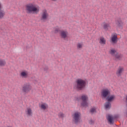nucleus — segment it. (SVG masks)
<instances>
[{
  "label": "nucleus",
  "instance_id": "obj_7",
  "mask_svg": "<svg viewBox=\"0 0 127 127\" xmlns=\"http://www.w3.org/2000/svg\"><path fill=\"white\" fill-rule=\"evenodd\" d=\"M68 35H69L68 31L62 30L60 31V36L62 39L67 40V39H68Z\"/></svg>",
  "mask_w": 127,
  "mask_h": 127
},
{
  "label": "nucleus",
  "instance_id": "obj_14",
  "mask_svg": "<svg viewBox=\"0 0 127 127\" xmlns=\"http://www.w3.org/2000/svg\"><path fill=\"white\" fill-rule=\"evenodd\" d=\"M118 35L117 34L112 35L111 37V41L112 43H113L114 44H116V43H118Z\"/></svg>",
  "mask_w": 127,
  "mask_h": 127
},
{
  "label": "nucleus",
  "instance_id": "obj_2",
  "mask_svg": "<svg viewBox=\"0 0 127 127\" xmlns=\"http://www.w3.org/2000/svg\"><path fill=\"white\" fill-rule=\"evenodd\" d=\"M26 11L27 13H36L37 14L39 12V8L35 6V5L33 3H29L26 5Z\"/></svg>",
  "mask_w": 127,
  "mask_h": 127
},
{
  "label": "nucleus",
  "instance_id": "obj_15",
  "mask_svg": "<svg viewBox=\"0 0 127 127\" xmlns=\"http://www.w3.org/2000/svg\"><path fill=\"white\" fill-rule=\"evenodd\" d=\"M2 9V5L0 2V18H3V16L5 15V12Z\"/></svg>",
  "mask_w": 127,
  "mask_h": 127
},
{
  "label": "nucleus",
  "instance_id": "obj_22",
  "mask_svg": "<svg viewBox=\"0 0 127 127\" xmlns=\"http://www.w3.org/2000/svg\"><path fill=\"white\" fill-rule=\"evenodd\" d=\"M109 53L114 57L116 55V54H117V51L115 49H111L109 51Z\"/></svg>",
  "mask_w": 127,
  "mask_h": 127
},
{
  "label": "nucleus",
  "instance_id": "obj_21",
  "mask_svg": "<svg viewBox=\"0 0 127 127\" xmlns=\"http://www.w3.org/2000/svg\"><path fill=\"white\" fill-rule=\"evenodd\" d=\"M58 116L59 118V119H62L63 120L64 118H65V114L63 113L62 112H60L58 113Z\"/></svg>",
  "mask_w": 127,
  "mask_h": 127
},
{
  "label": "nucleus",
  "instance_id": "obj_28",
  "mask_svg": "<svg viewBox=\"0 0 127 127\" xmlns=\"http://www.w3.org/2000/svg\"><path fill=\"white\" fill-rule=\"evenodd\" d=\"M94 121L93 120H90L89 121L90 125H94Z\"/></svg>",
  "mask_w": 127,
  "mask_h": 127
},
{
  "label": "nucleus",
  "instance_id": "obj_31",
  "mask_svg": "<svg viewBox=\"0 0 127 127\" xmlns=\"http://www.w3.org/2000/svg\"><path fill=\"white\" fill-rule=\"evenodd\" d=\"M118 118H119L118 116H116V117H115V118H116V119H118Z\"/></svg>",
  "mask_w": 127,
  "mask_h": 127
},
{
  "label": "nucleus",
  "instance_id": "obj_26",
  "mask_svg": "<svg viewBox=\"0 0 127 127\" xmlns=\"http://www.w3.org/2000/svg\"><path fill=\"white\" fill-rule=\"evenodd\" d=\"M60 31H61V30H60V28H58V27L55 28V33H58V32H60Z\"/></svg>",
  "mask_w": 127,
  "mask_h": 127
},
{
  "label": "nucleus",
  "instance_id": "obj_5",
  "mask_svg": "<svg viewBox=\"0 0 127 127\" xmlns=\"http://www.w3.org/2000/svg\"><path fill=\"white\" fill-rule=\"evenodd\" d=\"M81 119V113L79 112H75L72 115V122L75 124V125H78L80 123V120Z\"/></svg>",
  "mask_w": 127,
  "mask_h": 127
},
{
  "label": "nucleus",
  "instance_id": "obj_8",
  "mask_svg": "<svg viewBox=\"0 0 127 127\" xmlns=\"http://www.w3.org/2000/svg\"><path fill=\"white\" fill-rule=\"evenodd\" d=\"M80 100H82V107H88V96L86 95H83L80 97Z\"/></svg>",
  "mask_w": 127,
  "mask_h": 127
},
{
  "label": "nucleus",
  "instance_id": "obj_4",
  "mask_svg": "<svg viewBox=\"0 0 127 127\" xmlns=\"http://www.w3.org/2000/svg\"><path fill=\"white\" fill-rule=\"evenodd\" d=\"M49 18V14L46 9H43L41 14L40 20L42 22H46Z\"/></svg>",
  "mask_w": 127,
  "mask_h": 127
},
{
  "label": "nucleus",
  "instance_id": "obj_3",
  "mask_svg": "<svg viewBox=\"0 0 127 127\" xmlns=\"http://www.w3.org/2000/svg\"><path fill=\"white\" fill-rule=\"evenodd\" d=\"M32 90V86L29 83H26L22 86V91L24 94H28Z\"/></svg>",
  "mask_w": 127,
  "mask_h": 127
},
{
  "label": "nucleus",
  "instance_id": "obj_6",
  "mask_svg": "<svg viewBox=\"0 0 127 127\" xmlns=\"http://www.w3.org/2000/svg\"><path fill=\"white\" fill-rule=\"evenodd\" d=\"M101 94L102 99H106L111 95V91L108 88L104 89L102 90Z\"/></svg>",
  "mask_w": 127,
  "mask_h": 127
},
{
  "label": "nucleus",
  "instance_id": "obj_19",
  "mask_svg": "<svg viewBox=\"0 0 127 127\" xmlns=\"http://www.w3.org/2000/svg\"><path fill=\"white\" fill-rule=\"evenodd\" d=\"M99 43L105 45V44H106V39L104 38V37H101L99 38Z\"/></svg>",
  "mask_w": 127,
  "mask_h": 127
},
{
  "label": "nucleus",
  "instance_id": "obj_30",
  "mask_svg": "<svg viewBox=\"0 0 127 127\" xmlns=\"http://www.w3.org/2000/svg\"><path fill=\"white\" fill-rule=\"evenodd\" d=\"M52 1H57V0H52Z\"/></svg>",
  "mask_w": 127,
  "mask_h": 127
},
{
  "label": "nucleus",
  "instance_id": "obj_18",
  "mask_svg": "<svg viewBox=\"0 0 127 127\" xmlns=\"http://www.w3.org/2000/svg\"><path fill=\"white\" fill-rule=\"evenodd\" d=\"M107 120L110 125H114V118L111 115H108L107 117Z\"/></svg>",
  "mask_w": 127,
  "mask_h": 127
},
{
  "label": "nucleus",
  "instance_id": "obj_9",
  "mask_svg": "<svg viewBox=\"0 0 127 127\" xmlns=\"http://www.w3.org/2000/svg\"><path fill=\"white\" fill-rule=\"evenodd\" d=\"M125 71V68L123 66H119L116 70V74L117 77H122L123 73Z\"/></svg>",
  "mask_w": 127,
  "mask_h": 127
},
{
  "label": "nucleus",
  "instance_id": "obj_12",
  "mask_svg": "<svg viewBox=\"0 0 127 127\" xmlns=\"http://www.w3.org/2000/svg\"><path fill=\"white\" fill-rule=\"evenodd\" d=\"M103 28L104 29V30L108 31L109 30V28H111V24L110 23H107L106 22H104L101 24Z\"/></svg>",
  "mask_w": 127,
  "mask_h": 127
},
{
  "label": "nucleus",
  "instance_id": "obj_23",
  "mask_svg": "<svg viewBox=\"0 0 127 127\" xmlns=\"http://www.w3.org/2000/svg\"><path fill=\"white\" fill-rule=\"evenodd\" d=\"M83 45L84 44H83V43H78L76 45V47L77 49H82Z\"/></svg>",
  "mask_w": 127,
  "mask_h": 127
},
{
  "label": "nucleus",
  "instance_id": "obj_16",
  "mask_svg": "<svg viewBox=\"0 0 127 127\" xmlns=\"http://www.w3.org/2000/svg\"><path fill=\"white\" fill-rule=\"evenodd\" d=\"M115 99H116V96H115V95H112L111 96L109 95L106 98V100H107V102H108L109 103H112V102H113V101H114L115 100Z\"/></svg>",
  "mask_w": 127,
  "mask_h": 127
},
{
  "label": "nucleus",
  "instance_id": "obj_11",
  "mask_svg": "<svg viewBox=\"0 0 127 127\" xmlns=\"http://www.w3.org/2000/svg\"><path fill=\"white\" fill-rule=\"evenodd\" d=\"M115 23L116 25H117V27H119V28L123 27L124 25V22H123V21L121 18L116 19L115 20Z\"/></svg>",
  "mask_w": 127,
  "mask_h": 127
},
{
  "label": "nucleus",
  "instance_id": "obj_27",
  "mask_svg": "<svg viewBox=\"0 0 127 127\" xmlns=\"http://www.w3.org/2000/svg\"><path fill=\"white\" fill-rule=\"evenodd\" d=\"M95 112H96V108H92L90 109V113H91V114H94Z\"/></svg>",
  "mask_w": 127,
  "mask_h": 127
},
{
  "label": "nucleus",
  "instance_id": "obj_1",
  "mask_svg": "<svg viewBox=\"0 0 127 127\" xmlns=\"http://www.w3.org/2000/svg\"><path fill=\"white\" fill-rule=\"evenodd\" d=\"M87 80L86 79L78 78L75 80L73 88L74 90H76V91H83V90H85Z\"/></svg>",
  "mask_w": 127,
  "mask_h": 127
},
{
  "label": "nucleus",
  "instance_id": "obj_17",
  "mask_svg": "<svg viewBox=\"0 0 127 127\" xmlns=\"http://www.w3.org/2000/svg\"><path fill=\"white\" fill-rule=\"evenodd\" d=\"M113 57L115 58V60H121L123 58V55L119 53H117Z\"/></svg>",
  "mask_w": 127,
  "mask_h": 127
},
{
  "label": "nucleus",
  "instance_id": "obj_13",
  "mask_svg": "<svg viewBox=\"0 0 127 127\" xmlns=\"http://www.w3.org/2000/svg\"><path fill=\"white\" fill-rule=\"evenodd\" d=\"M20 76L21 78H26L28 77V71L27 70H23L20 73Z\"/></svg>",
  "mask_w": 127,
  "mask_h": 127
},
{
  "label": "nucleus",
  "instance_id": "obj_10",
  "mask_svg": "<svg viewBox=\"0 0 127 127\" xmlns=\"http://www.w3.org/2000/svg\"><path fill=\"white\" fill-rule=\"evenodd\" d=\"M25 113L27 117H32L33 115V112L32 109L30 107H28L25 110Z\"/></svg>",
  "mask_w": 127,
  "mask_h": 127
},
{
  "label": "nucleus",
  "instance_id": "obj_25",
  "mask_svg": "<svg viewBox=\"0 0 127 127\" xmlns=\"http://www.w3.org/2000/svg\"><path fill=\"white\" fill-rule=\"evenodd\" d=\"M6 62L5 61H4V60H0V66H1V67L4 66L6 64Z\"/></svg>",
  "mask_w": 127,
  "mask_h": 127
},
{
  "label": "nucleus",
  "instance_id": "obj_29",
  "mask_svg": "<svg viewBox=\"0 0 127 127\" xmlns=\"http://www.w3.org/2000/svg\"><path fill=\"white\" fill-rule=\"evenodd\" d=\"M47 70H48V66H45V67L44 68V71H47Z\"/></svg>",
  "mask_w": 127,
  "mask_h": 127
},
{
  "label": "nucleus",
  "instance_id": "obj_24",
  "mask_svg": "<svg viewBox=\"0 0 127 127\" xmlns=\"http://www.w3.org/2000/svg\"><path fill=\"white\" fill-rule=\"evenodd\" d=\"M111 102H107L105 104V109H110L111 108Z\"/></svg>",
  "mask_w": 127,
  "mask_h": 127
},
{
  "label": "nucleus",
  "instance_id": "obj_20",
  "mask_svg": "<svg viewBox=\"0 0 127 127\" xmlns=\"http://www.w3.org/2000/svg\"><path fill=\"white\" fill-rule=\"evenodd\" d=\"M40 108H41L42 110H44V111H45V110H46V109L48 108V105H47L46 103H43L41 105Z\"/></svg>",
  "mask_w": 127,
  "mask_h": 127
}]
</instances>
